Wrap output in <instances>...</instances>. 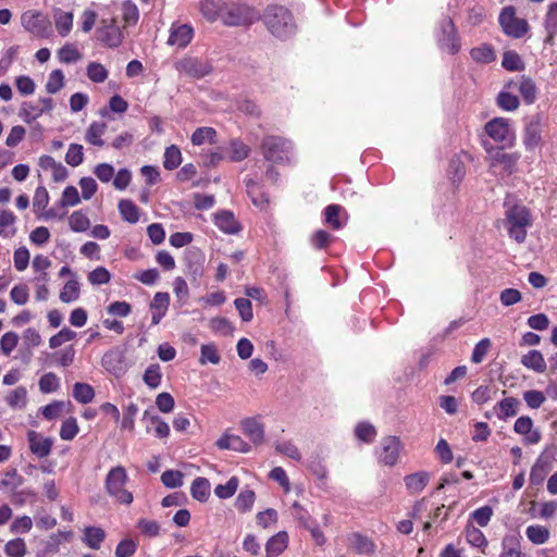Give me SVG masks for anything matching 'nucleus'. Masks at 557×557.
Here are the masks:
<instances>
[{"label":"nucleus","instance_id":"49","mask_svg":"<svg viewBox=\"0 0 557 557\" xmlns=\"http://www.w3.org/2000/svg\"><path fill=\"white\" fill-rule=\"evenodd\" d=\"M256 500V494L251 490H243L235 499V507L240 512L250 511Z\"/></svg>","mask_w":557,"mask_h":557},{"label":"nucleus","instance_id":"4","mask_svg":"<svg viewBox=\"0 0 557 557\" xmlns=\"http://www.w3.org/2000/svg\"><path fill=\"white\" fill-rule=\"evenodd\" d=\"M505 222L509 236L521 244L527 238V228L531 226V214L528 208L515 205L505 212Z\"/></svg>","mask_w":557,"mask_h":557},{"label":"nucleus","instance_id":"2","mask_svg":"<svg viewBox=\"0 0 557 557\" xmlns=\"http://www.w3.org/2000/svg\"><path fill=\"white\" fill-rule=\"evenodd\" d=\"M260 149L264 160L274 164H289L294 157L293 143L282 136H264L261 140Z\"/></svg>","mask_w":557,"mask_h":557},{"label":"nucleus","instance_id":"42","mask_svg":"<svg viewBox=\"0 0 557 557\" xmlns=\"http://www.w3.org/2000/svg\"><path fill=\"white\" fill-rule=\"evenodd\" d=\"M81 288L76 278L67 281L60 292V300L64 304H71L79 298Z\"/></svg>","mask_w":557,"mask_h":557},{"label":"nucleus","instance_id":"32","mask_svg":"<svg viewBox=\"0 0 557 557\" xmlns=\"http://www.w3.org/2000/svg\"><path fill=\"white\" fill-rule=\"evenodd\" d=\"M107 131V124L104 122H92L85 133V140L97 147H102L104 141L102 140V136Z\"/></svg>","mask_w":557,"mask_h":557},{"label":"nucleus","instance_id":"62","mask_svg":"<svg viewBox=\"0 0 557 557\" xmlns=\"http://www.w3.org/2000/svg\"><path fill=\"white\" fill-rule=\"evenodd\" d=\"M209 325L212 332L224 336L231 335L234 331L233 324L223 317L211 319Z\"/></svg>","mask_w":557,"mask_h":557},{"label":"nucleus","instance_id":"52","mask_svg":"<svg viewBox=\"0 0 557 557\" xmlns=\"http://www.w3.org/2000/svg\"><path fill=\"white\" fill-rule=\"evenodd\" d=\"M182 162V153L178 147L175 145H172L168 147L164 151V160H163V166L166 170H175L178 168V165Z\"/></svg>","mask_w":557,"mask_h":557},{"label":"nucleus","instance_id":"5","mask_svg":"<svg viewBox=\"0 0 557 557\" xmlns=\"http://www.w3.org/2000/svg\"><path fill=\"white\" fill-rule=\"evenodd\" d=\"M127 481L128 474L122 466L112 468L104 480V487L109 496L123 505H131L134 500L133 494L125 488Z\"/></svg>","mask_w":557,"mask_h":557},{"label":"nucleus","instance_id":"16","mask_svg":"<svg viewBox=\"0 0 557 557\" xmlns=\"http://www.w3.org/2000/svg\"><path fill=\"white\" fill-rule=\"evenodd\" d=\"M533 425V420L529 416L519 417L513 424V431L523 436L525 445H535L542 438L540 430L534 429Z\"/></svg>","mask_w":557,"mask_h":557},{"label":"nucleus","instance_id":"45","mask_svg":"<svg viewBox=\"0 0 557 557\" xmlns=\"http://www.w3.org/2000/svg\"><path fill=\"white\" fill-rule=\"evenodd\" d=\"M86 75L91 82L100 84L107 81L109 72L101 63L92 61L87 64Z\"/></svg>","mask_w":557,"mask_h":557},{"label":"nucleus","instance_id":"64","mask_svg":"<svg viewBox=\"0 0 557 557\" xmlns=\"http://www.w3.org/2000/svg\"><path fill=\"white\" fill-rule=\"evenodd\" d=\"M544 26L548 37L552 38L557 32V2H553L548 5Z\"/></svg>","mask_w":557,"mask_h":557},{"label":"nucleus","instance_id":"55","mask_svg":"<svg viewBox=\"0 0 557 557\" xmlns=\"http://www.w3.org/2000/svg\"><path fill=\"white\" fill-rule=\"evenodd\" d=\"M502 65L507 71H521L524 69V63L516 51H506L503 54Z\"/></svg>","mask_w":557,"mask_h":557},{"label":"nucleus","instance_id":"35","mask_svg":"<svg viewBox=\"0 0 557 557\" xmlns=\"http://www.w3.org/2000/svg\"><path fill=\"white\" fill-rule=\"evenodd\" d=\"M430 475L421 471L405 476L406 487L410 493H420L428 484Z\"/></svg>","mask_w":557,"mask_h":557},{"label":"nucleus","instance_id":"36","mask_svg":"<svg viewBox=\"0 0 557 557\" xmlns=\"http://www.w3.org/2000/svg\"><path fill=\"white\" fill-rule=\"evenodd\" d=\"M247 194L251 198L252 203L256 207L263 208L265 205H268L269 199L261 190L260 185L252 178H246L245 180Z\"/></svg>","mask_w":557,"mask_h":557},{"label":"nucleus","instance_id":"50","mask_svg":"<svg viewBox=\"0 0 557 557\" xmlns=\"http://www.w3.org/2000/svg\"><path fill=\"white\" fill-rule=\"evenodd\" d=\"M216 131L212 127H198L191 135V143L195 146L203 145L205 143H215Z\"/></svg>","mask_w":557,"mask_h":557},{"label":"nucleus","instance_id":"38","mask_svg":"<svg viewBox=\"0 0 557 557\" xmlns=\"http://www.w3.org/2000/svg\"><path fill=\"white\" fill-rule=\"evenodd\" d=\"M191 496L198 502H207L210 496V483L206 478H196L190 486Z\"/></svg>","mask_w":557,"mask_h":557},{"label":"nucleus","instance_id":"37","mask_svg":"<svg viewBox=\"0 0 557 557\" xmlns=\"http://www.w3.org/2000/svg\"><path fill=\"white\" fill-rule=\"evenodd\" d=\"M144 419L148 420V424H147V431L148 432L152 428L153 431H154L156 436H158L159 438H164V437L169 436V434H170V426L160 417H158V416H149V412L145 411Z\"/></svg>","mask_w":557,"mask_h":557},{"label":"nucleus","instance_id":"8","mask_svg":"<svg viewBox=\"0 0 557 557\" xmlns=\"http://www.w3.org/2000/svg\"><path fill=\"white\" fill-rule=\"evenodd\" d=\"M522 144L529 152L543 146V117L540 113L523 120Z\"/></svg>","mask_w":557,"mask_h":557},{"label":"nucleus","instance_id":"11","mask_svg":"<svg viewBox=\"0 0 557 557\" xmlns=\"http://www.w3.org/2000/svg\"><path fill=\"white\" fill-rule=\"evenodd\" d=\"M102 368L111 375L120 379L126 374L131 364L121 347H112L101 358Z\"/></svg>","mask_w":557,"mask_h":557},{"label":"nucleus","instance_id":"10","mask_svg":"<svg viewBox=\"0 0 557 557\" xmlns=\"http://www.w3.org/2000/svg\"><path fill=\"white\" fill-rule=\"evenodd\" d=\"M485 133L502 147H512L516 143V133L506 117H494L484 126Z\"/></svg>","mask_w":557,"mask_h":557},{"label":"nucleus","instance_id":"53","mask_svg":"<svg viewBox=\"0 0 557 557\" xmlns=\"http://www.w3.org/2000/svg\"><path fill=\"white\" fill-rule=\"evenodd\" d=\"M239 486V480L236 476L230 478L225 484H219L214 488V494L221 499L231 498Z\"/></svg>","mask_w":557,"mask_h":557},{"label":"nucleus","instance_id":"14","mask_svg":"<svg viewBox=\"0 0 557 557\" xmlns=\"http://www.w3.org/2000/svg\"><path fill=\"white\" fill-rule=\"evenodd\" d=\"M97 35L99 41L109 48H117L124 39L115 18L102 20L101 26L97 29Z\"/></svg>","mask_w":557,"mask_h":557},{"label":"nucleus","instance_id":"41","mask_svg":"<svg viewBox=\"0 0 557 557\" xmlns=\"http://www.w3.org/2000/svg\"><path fill=\"white\" fill-rule=\"evenodd\" d=\"M343 208L339 205H329L324 209V221L333 230H341L346 221H343L339 216Z\"/></svg>","mask_w":557,"mask_h":557},{"label":"nucleus","instance_id":"23","mask_svg":"<svg viewBox=\"0 0 557 557\" xmlns=\"http://www.w3.org/2000/svg\"><path fill=\"white\" fill-rule=\"evenodd\" d=\"M215 226L225 234H237L242 226L236 220L234 213L228 210H222L214 214Z\"/></svg>","mask_w":557,"mask_h":557},{"label":"nucleus","instance_id":"15","mask_svg":"<svg viewBox=\"0 0 557 557\" xmlns=\"http://www.w3.org/2000/svg\"><path fill=\"white\" fill-rule=\"evenodd\" d=\"M203 255L198 248H187L184 252L186 274L193 282H197L203 275Z\"/></svg>","mask_w":557,"mask_h":557},{"label":"nucleus","instance_id":"27","mask_svg":"<svg viewBox=\"0 0 557 557\" xmlns=\"http://www.w3.org/2000/svg\"><path fill=\"white\" fill-rule=\"evenodd\" d=\"M288 534L285 531H280L271 536L265 544L267 557H277L287 547Z\"/></svg>","mask_w":557,"mask_h":557},{"label":"nucleus","instance_id":"3","mask_svg":"<svg viewBox=\"0 0 557 557\" xmlns=\"http://www.w3.org/2000/svg\"><path fill=\"white\" fill-rule=\"evenodd\" d=\"M505 148L485 146L490 170L495 175L510 176L517 171L521 154L519 152H506Z\"/></svg>","mask_w":557,"mask_h":557},{"label":"nucleus","instance_id":"59","mask_svg":"<svg viewBox=\"0 0 557 557\" xmlns=\"http://www.w3.org/2000/svg\"><path fill=\"white\" fill-rule=\"evenodd\" d=\"M54 363L58 367L66 368L74 362L75 349L72 345L53 354Z\"/></svg>","mask_w":557,"mask_h":557},{"label":"nucleus","instance_id":"12","mask_svg":"<svg viewBox=\"0 0 557 557\" xmlns=\"http://www.w3.org/2000/svg\"><path fill=\"white\" fill-rule=\"evenodd\" d=\"M503 32L512 38L523 37L528 29V23L516 16V9L512 5L505 7L498 17Z\"/></svg>","mask_w":557,"mask_h":557},{"label":"nucleus","instance_id":"34","mask_svg":"<svg viewBox=\"0 0 557 557\" xmlns=\"http://www.w3.org/2000/svg\"><path fill=\"white\" fill-rule=\"evenodd\" d=\"M550 470V462L545 460L543 456H540L530 472V482L533 485H540L548 471Z\"/></svg>","mask_w":557,"mask_h":557},{"label":"nucleus","instance_id":"60","mask_svg":"<svg viewBox=\"0 0 557 557\" xmlns=\"http://www.w3.org/2000/svg\"><path fill=\"white\" fill-rule=\"evenodd\" d=\"M70 227L73 232H85L90 226V221L86 214L81 211H74L69 219Z\"/></svg>","mask_w":557,"mask_h":557},{"label":"nucleus","instance_id":"1","mask_svg":"<svg viewBox=\"0 0 557 557\" xmlns=\"http://www.w3.org/2000/svg\"><path fill=\"white\" fill-rule=\"evenodd\" d=\"M263 21L269 32L280 39H286L296 30L292 12L282 5L267 8Z\"/></svg>","mask_w":557,"mask_h":557},{"label":"nucleus","instance_id":"7","mask_svg":"<svg viewBox=\"0 0 557 557\" xmlns=\"http://www.w3.org/2000/svg\"><path fill=\"white\" fill-rule=\"evenodd\" d=\"M175 70L188 77L201 79L213 71L212 61L193 55H185L174 64Z\"/></svg>","mask_w":557,"mask_h":557},{"label":"nucleus","instance_id":"30","mask_svg":"<svg viewBox=\"0 0 557 557\" xmlns=\"http://www.w3.org/2000/svg\"><path fill=\"white\" fill-rule=\"evenodd\" d=\"M519 399L515 397H506L502 399L495 407L498 409L496 416L499 420H507L508 418L515 417L520 408Z\"/></svg>","mask_w":557,"mask_h":557},{"label":"nucleus","instance_id":"24","mask_svg":"<svg viewBox=\"0 0 557 557\" xmlns=\"http://www.w3.org/2000/svg\"><path fill=\"white\" fill-rule=\"evenodd\" d=\"M170 305L169 293L158 292L154 294L151 302L150 310L152 311L151 323L158 325L162 318L166 314Z\"/></svg>","mask_w":557,"mask_h":557},{"label":"nucleus","instance_id":"48","mask_svg":"<svg viewBox=\"0 0 557 557\" xmlns=\"http://www.w3.org/2000/svg\"><path fill=\"white\" fill-rule=\"evenodd\" d=\"M250 153V148L239 139L230 143V159L233 162L245 160Z\"/></svg>","mask_w":557,"mask_h":557},{"label":"nucleus","instance_id":"43","mask_svg":"<svg viewBox=\"0 0 557 557\" xmlns=\"http://www.w3.org/2000/svg\"><path fill=\"white\" fill-rule=\"evenodd\" d=\"M73 397L83 405L89 404L95 397V391L87 383H75L73 386Z\"/></svg>","mask_w":557,"mask_h":557},{"label":"nucleus","instance_id":"6","mask_svg":"<svg viewBox=\"0 0 557 557\" xmlns=\"http://www.w3.org/2000/svg\"><path fill=\"white\" fill-rule=\"evenodd\" d=\"M259 18L257 12L247 4H225L222 23L226 26H249Z\"/></svg>","mask_w":557,"mask_h":557},{"label":"nucleus","instance_id":"47","mask_svg":"<svg viewBox=\"0 0 557 557\" xmlns=\"http://www.w3.org/2000/svg\"><path fill=\"white\" fill-rule=\"evenodd\" d=\"M496 104L504 111H515L518 109L519 98L506 90H502L496 98Z\"/></svg>","mask_w":557,"mask_h":557},{"label":"nucleus","instance_id":"25","mask_svg":"<svg viewBox=\"0 0 557 557\" xmlns=\"http://www.w3.org/2000/svg\"><path fill=\"white\" fill-rule=\"evenodd\" d=\"M225 2L222 0H201L199 2V10L202 16L208 22H215L219 18L222 20V15L225 9Z\"/></svg>","mask_w":557,"mask_h":557},{"label":"nucleus","instance_id":"54","mask_svg":"<svg viewBox=\"0 0 557 557\" xmlns=\"http://www.w3.org/2000/svg\"><path fill=\"white\" fill-rule=\"evenodd\" d=\"M38 385L41 393L50 394L59 389L60 379L53 372H48L39 379Z\"/></svg>","mask_w":557,"mask_h":557},{"label":"nucleus","instance_id":"58","mask_svg":"<svg viewBox=\"0 0 557 557\" xmlns=\"http://www.w3.org/2000/svg\"><path fill=\"white\" fill-rule=\"evenodd\" d=\"M64 87V74L61 70H53L46 83V90L49 94H57Z\"/></svg>","mask_w":557,"mask_h":557},{"label":"nucleus","instance_id":"56","mask_svg":"<svg viewBox=\"0 0 557 557\" xmlns=\"http://www.w3.org/2000/svg\"><path fill=\"white\" fill-rule=\"evenodd\" d=\"M14 221L15 216L11 211H0V236L11 237L15 234Z\"/></svg>","mask_w":557,"mask_h":557},{"label":"nucleus","instance_id":"19","mask_svg":"<svg viewBox=\"0 0 557 557\" xmlns=\"http://www.w3.org/2000/svg\"><path fill=\"white\" fill-rule=\"evenodd\" d=\"M27 440L30 451L38 458H45L50 455L53 441L50 437H45L36 431H28Z\"/></svg>","mask_w":557,"mask_h":557},{"label":"nucleus","instance_id":"63","mask_svg":"<svg viewBox=\"0 0 557 557\" xmlns=\"http://www.w3.org/2000/svg\"><path fill=\"white\" fill-rule=\"evenodd\" d=\"M84 148L79 144H71L65 154V162L71 166H78L84 161Z\"/></svg>","mask_w":557,"mask_h":557},{"label":"nucleus","instance_id":"17","mask_svg":"<svg viewBox=\"0 0 557 557\" xmlns=\"http://www.w3.org/2000/svg\"><path fill=\"white\" fill-rule=\"evenodd\" d=\"M400 442L396 436H387L381 441L379 450L380 462L386 466H394L399 456Z\"/></svg>","mask_w":557,"mask_h":557},{"label":"nucleus","instance_id":"28","mask_svg":"<svg viewBox=\"0 0 557 557\" xmlns=\"http://www.w3.org/2000/svg\"><path fill=\"white\" fill-rule=\"evenodd\" d=\"M53 18L59 35L61 37L67 36L73 27V13L64 12L61 9H54Z\"/></svg>","mask_w":557,"mask_h":557},{"label":"nucleus","instance_id":"26","mask_svg":"<svg viewBox=\"0 0 557 557\" xmlns=\"http://www.w3.org/2000/svg\"><path fill=\"white\" fill-rule=\"evenodd\" d=\"M508 87H516L527 104L536 100V86L530 77L522 76L518 83L510 82Z\"/></svg>","mask_w":557,"mask_h":557},{"label":"nucleus","instance_id":"21","mask_svg":"<svg viewBox=\"0 0 557 557\" xmlns=\"http://www.w3.org/2000/svg\"><path fill=\"white\" fill-rule=\"evenodd\" d=\"M522 536L515 532L506 534L502 541V552L499 557H530L521 550Z\"/></svg>","mask_w":557,"mask_h":557},{"label":"nucleus","instance_id":"20","mask_svg":"<svg viewBox=\"0 0 557 557\" xmlns=\"http://www.w3.org/2000/svg\"><path fill=\"white\" fill-rule=\"evenodd\" d=\"M350 548L358 555L371 556L376 550L374 541L359 532H352L348 535Z\"/></svg>","mask_w":557,"mask_h":557},{"label":"nucleus","instance_id":"9","mask_svg":"<svg viewBox=\"0 0 557 557\" xmlns=\"http://www.w3.org/2000/svg\"><path fill=\"white\" fill-rule=\"evenodd\" d=\"M436 41L441 50L456 54L460 50V40L453 20L445 16L441 20L436 32Z\"/></svg>","mask_w":557,"mask_h":557},{"label":"nucleus","instance_id":"22","mask_svg":"<svg viewBox=\"0 0 557 557\" xmlns=\"http://www.w3.org/2000/svg\"><path fill=\"white\" fill-rule=\"evenodd\" d=\"M107 537L106 531L96 525H87L82 530V543L90 549H100Z\"/></svg>","mask_w":557,"mask_h":557},{"label":"nucleus","instance_id":"51","mask_svg":"<svg viewBox=\"0 0 557 557\" xmlns=\"http://www.w3.org/2000/svg\"><path fill=\"white\" fill-rule=\"evenodd\" d=\"M122 15L125 25H136L139 20V10L132 0H125L122 3Z\"/></svg>","mask_w":557,"mask_h":557},{"label":"nucleus","instance_id":"13","mask_svg":"<svg viewBox=\"0 0 557 557\" xmlns=\"http://www.w3.org/2000/svg\"><path fill=\"white\" fill-rule=\"evenodd\" d=\"M22 26L32 35L40 38H48L51 33V25L47 17L37 11H26L21 16Z\"/></svg>","mask_w":557,"mask_h":557},{"label":"nucleus","instance_id":"61","mask_svg":"<svg viewBox=\"0 0 557 557\" xmlns=\"http://www.w3.org/2000/svg\"><path fill=\"white\" fill-rule=\"evenodd\" d=\"M26 552L25 541L21 537L9 541L4 546V553L9 557H24Z\"/></svg>","mask_w":557,"mask_h":557},{"label":"nucleus","instance_id":"18","mask_svg":"<svg viewBox=\"0 0 557 557\" xmlns=\"http://www.w3.org/2000/svg\"><path fill=\"white\" fill-rule=\"evenodd\" d=\"M194 37V28L189 24L173 23L170 28L168 45L185 48Z\"/></svg>","mask_w":557,"mask_h":557},{"label":"nucleus","instance_id":"29","mask_svg":"<svg viewBox=\"0 0 557 557\" xmlns=\"http://www.w3.org/2000/svg\"><path fill=\"white\" fill-rule=\"evenodd\" d=\"M242 429L255 444H260L264 438L263 425L255 418L245 419Z\"/></svg>","mask_w":557,"mask_h":557},{"label":"nucleus","instance_id":"31","mask_svg":"<svg viewBox=\"0 0 557 557\" xmlns=\"http://www.w3.org/2000/svg\"><path fill=\"white\" fill-rule=\"evenodd\" d=\"M521 363L536 373H543L547 368L543 354L535 349L522 356Z\"/></svg>","mask_w":557,"mask_h":557},{"label":"nucleus","instance_id":"46","mask_svg":"<svg viewBox=\"0 0 557 557\" xmlns=\"http://www.w3.org/2000/svg\"><path fill=\"white\" fill-rule=\"evenodd\" d=\"M119 211L122 218L129 223H137L139 220L138 208L128 199H122L119 202Z\"/></svg>","mask_w":557,"mask_h":557},{"label":"nucleus","instance_id":"57","mask_svg":"<svg viewBox=\"0 0 557 557\" xmlns=\"http://www.w3.org/2000/svg\"><path fill=\"white\" fill-rule=\"evenodd\" d=\"M355 435L364 443H372L376 436V430L368 422H360L355 428Z\"/></svg>","mask_w":557,"mask_h":557},{"label":"nucleus","instance_id":"39","mask_svg":"<svg viewBox=\"0 0 557 557\" xmlns=\"http://www.w3.org/2000/svg\"><path fill=\"white\" fill-rule=\"evenodd\" d=\"M58 59L61 63L72 64L82 59V53L77 47L72 42H66L57 52Z\"/></svg>","mask_w":557,"mask_h":557},{"label":"nucleus","instance_id":"33","mask_svg":"<svg viewBox=\"0 0 557 557\" xmlns=\"http://www.w3.org/2000/svg\"><path fill=\"white\" fill-rule=\"evenodd\" d=\"M470 55L476 63L488 64L496 60L493 47L488 44H482L470 50Z\"/></svg>","mask_w":557,"mask_h":557},{"label":"nucleus","instance_id":"40","mask_svg":"<svg viewBox=\"0 0 557 557\" xmlns=\"http://www.w3.org/2000/svg\"><path fill=\"white\" fill-rule=\"evenodd\" d=\"M24 483V478L17 473L16 469L7 471L0 480V490L13 493Z\"/></svg>","mask_w":557,"mask_h":557},{"label":"nucleus","instance_id":"44","mask_svg":"<svg viewBox=\"0 0 557 557\" xmlns=\"http://www.w3.org/2000/svg\"><path fill=\"white\" fill-rule=\"evenodd\" d=\"M525 535L533 544L542 545L548 541L549 531L543 525H529L525 530Z\"/></svg>","mask_w":557,"mask_h":557}]
</instances>
